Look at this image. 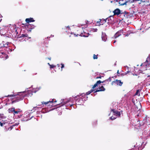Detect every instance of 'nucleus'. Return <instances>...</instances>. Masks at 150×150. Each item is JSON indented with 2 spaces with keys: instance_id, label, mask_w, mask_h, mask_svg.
I'll return each mask as SVG.
<instances>
[{
  "instance_id": "nucleus-1",
  "label": "nucleus",
  "mask_w": 150,
  "mask_h": 150,
  "mask_svg": "<svg viewBox=\"0 0 150 150\" xmlns=\"http://www.w3.org/2000/svg\"><path fill=\"white\" fill-rule=\"evenodd\" d=\"M40 89V87L39 88H36L35 89H33L32 91H31V90H26L25 91L18 92L17 93V94H13L12 95H8L7 96H5V97H13L17 95V97L15 99L12 101V103H13L23 100L24 98V97L25 96H31L33 95V93H35Z\"/></svg>"
},
{
  "instance_id": "nucleus-2",
  "label": "nucleus",
  "mask_w": 150,
  "mask_h": 150,
  "mask_svg": "<svg viewBox=\"0 0 150 150\" xmlns=\"http://www.w3.org/2000/svg\"><path fill=\"white\" fill-rule=\"evenodd\" d=\"M35 26L33 24H28L25 26V28L27 29V30L28 32H31L32 29H33Z\"/></svg>"
},
{
  "instance_id": "nucleus-3",
  "label": "nucleus",
  "mask_w": 150,
  "mask_h": 150,
  "mask_svg": "<svg viewBox=\"0 0 150 150\" xmlns=\"http://www.w3.org/2000/svg\"><path fill=\"white\" fill-rule=\"evenodd\" d=\"M144 65H146V66L147 67L149 66L150 65V55L147 58L146 61L143 64Z\"/></svg>"
},
{
  "instance_id": "nucleus-4",
  "label": "nucleus",
  "mask_w": 150,
  "mask_h": 150,
  "mask_svg": "<svg viewBox=\"0 0 150 150\" xmlns=\"http://www.w3.org/2000/svg\"><path fill=\"white\" fill-rule=\"evenodd\" d=\"M114 15H118L122 13L121 12L120 10L118 8H117L113 11Z\"/></svg>"
},
{
  "instance_id": "nucleus-5",
  "label": "nucleus",
  "mask_w": 150,
  "mask_h": 150,
  "mask_svg": "<svg viewBox=\"0 0 150 150\" xmlns=\"http://www.w3.org/2000/svg\"><path fill=\"white\" fill-rule=\"evenodd\" d=\"M122 31L123 30H121L117 31L114 35V38H116L118 37L120 35H122Z\"/></svg>"
},
{
  "instance_id": "nucleus-6",
  "label": "nucleus",
  "mask_w": 150,
  "mask_h": 150,
  "mask_svg": "<svg viewBox=\"0 0 150 150\" xmlns=\"http://www.w3.org/2000/svg\"><path fill=\"white\" fill-rule=\"evenodd\" d=\"M91 92L90 91H88L86 93V94H85L84 93H82L76 96H75V98H77L78 97H79L80 96H82V97H83L84 96H85V95H88L91 94Z\"/></svg>"
},
{
  "instance_id": "nucleus-7",
  "label": "nucleus",
  "mask_w": 150,
  "mask_h": 150,
  "mask_svg": "<svg viewBox=\"0 0 150 150\" xmlns=\"http://www.w3.org/2000/svg\"><path fill=\"white\" fill-rule=\"evenodd\" d=\"M114 17L112 16H110L108 17L106 19H108V23H111L114 21Z\"/></svg>"
},
{
  "instance_id": "nucleus-8",
  "label": "nucleus",
  "mask_w": 150,
  "mask_h": 150,
  "mask_svg": "<svg viewBox=\"0 0 150 150\" xmlns=\"http://www.w3.org/2000/svg\"><path fill=\"white\" fill-rule=\"evenodd\" d=\"M101 38L102 40L104 42H105L107 39L106 35L104 33L102 32Z\"/></svg>"
},
{
  "instance_id": "nucleus-9",
  "label": "nucleus",
  "mask_w": 150,
  "mask_h": 150,
  "mask_svg": "<svg viewBox=\"0 0 150 150\" xmlns=\"http://www.w3.org/2000/svg\"><path fill=\"white\" fill-rule=\"evenodd\" d=\"M26 22L29 23L34 22L35 21L34 20L33 18H27L25 20Z\"/></svg>"
},
{
  "instance_id": "nucleus-10",
  "label": "nucleus",
  "mask_w": 150,
  "mask_h": 150,
  "mask_svg": "<svg viewBox=\"0 0 150 150\" xmlns=\"http://www.w3.org/2000/svg\"><path fill=\"white\" fill-rule=\"evenodd\" d=\"M113 82H115L117 85H119L120 86H121L123 84V82H121V80L116 79L115 81Z\"/></svg>"
},
{
  "instance_id": "nucleus-11",
  "label": "nucleus",
  "mask_w": 150,
  "mask_h": 150,
  "mask_svg": "<svg viewBox=\"0 0 150 150\" xmlns=\"http://www.w3.org/2000/svg\"><path fill=\"white\" fill-rule=\"evenodd\" d=\"M90 34H89L88 33H86L84 32V34L83 33H82L80 34V35L81 37H87Z\"/></svg>"
},
{
  "instance_id": "nucleus-12",
  "label": "nucleus",
  "mask_w": 150,
  "mask_h": 150,
  "mask_svg": "<svg viewBox=\"0 0 150 150\" xmlns=\"http://www.w3.org/2000/svg\"><path fill=\"white\" fill-rule=\"evenodd\" d=\"M101 82V81L100 80L97 81L96 83L94 85L93 87H92V88L94 89V88L97 86L98 84H100Z\"/></svg>"
},
{
  "instance_id": "nucleus-13",
  "label": "nucleus",
  "mask_w": 150,
  "mask_h": 150,
  "mask_svg": "<svg viewBox=\"0 0 150 150\" xmlns=\"http://www.w3.org/2000/svg\"><path fill=\"white\" fill-rule=\"evenodd\" d=\"M24 118H22L21 119V121H27L30 120L33 117V116H32L30 118V119H26V118H25V116L24 115Z\"/></svg>"
},
{
  "instance_id": "nucleus-14",
  "label": "nucleus",
  "mask_w": 150,
  "mask_h": 150,
  "mask_svg": "<svg viewBox=\"0 0 150 150\" xmlns=\"http://www.w3.org/2000/svg\"><path fill=\"white\" fill-rule=\"evenodd\" d=\"M141 90L140 89H138L137 90L136 92L135 93L134 95L135 96H139L140 95V92Z\"/></svg>"
},
{
  "instance_id": "nucleus-15",
  "label": "nucleus",
  "mask_w": 150,
  "mask_h": 150,
  "mask_svg": "<svg viewBox=\"0 0 150 150\" xmlns=\"http://www.w3.org/2000/svg\"><path fill=\"white\" fill-rule=\"evenodd\" d=\"M28 35L26 34H22L21 35L19 36H18V38H25L27 37Z\"/></svg>"
},
{
  "instance_id": "nucleus-16",
  "label": "nucleus",
  "mask_w": 150,
  "mask_h": 150,
  "mask_svg": "<svg viewBox=\"0 0 150 150\" xmlns=\"http://www.w3.org/2000/svg\"><path fill=\"white\" fill-rule=\"evenodd\" d=\"M114 115H116L117 116H120V112L119 111L116 110L114 113Z\"/></svg>"
},
{
  "instance_id": "nucleus-17",
  "label": "nucleus",
  "mask_w": 150,
  "mask_h": 150,
  "mask_svg": "<svg viewBox=\"0 0 150 150\" xmlns=\"http://www.w3.org/2000/svg\"><path fill=\"white\" fill-rule=\"evenodd\" d=\"M15 109L14 108H9L8 110L9 112L10 113L12 112H14Z\"/></svg>"
},
{
  "instance_id": "nucleus-18",
  "label": "nucleus",
  "mask_w": 150,
  "mask_h": 150,
  "mask_svg": "<svg viewBox=\"0 0 150 150\" xmlns=\"http://www.w3.org/2000/svg\"><path fill=\"white\" fill-rule=\"evenodd\" d=\"M28 113H29L27 115H26L25 116V118L26 119H30V118H29V117H30V114L31 113H32V112H29L28 111Z\"/></svg>"
},
{
  "instance_id": "nucleus-19",
  "label": "nucleus",
  "mask_w": 150,
  "mask_h": 150,
  "mask_svg": "<svg viewBox=\"0 0 150 150\" xmlns=\"http://www.w3.org/2000/svg\"><path fill=\"white\" fill-rule=\"evenodd\" d=\"M102 90H98V89H96L95 91H94V92L93 93L95 94V96L96 95V93L97 92H99V91H101Z\"/></svg>"
},
{
  "instance_id": "nucleus-20",
  "label": "nucleus",
  "mask_w": 150,
  "mask_h": 150,
  "mask_svg": "<svg viewBox=\"0 0 150 150\" xmlns=\"http://www.w3.org/2000/svg\"><path fill=\"white\" fill-rule=\"evenodd\" d=\"M38 108V107H34L33 109V110H31V112H32V113H33V112H34L35 111V110H36V108ZM28 111H30V110H29Z\"/></svg>"
},
{
  "instance_id": "nucleus-21",
  "label": "nucleus",
  "mask_w": 150,
  "mask_h": 150,
  "mask_svg": "<svg viewBox=\"0 0 150 150\" xmlns=\"http://www.w3.org/2000/svg\"><path fill=\"white\" fill-rule=\"evenodd\" d=\"M5 45H6L7 46H5V45L4 44L3 45H2L1 44H0V47L1 48L3 47H7V46H8V44H7Z\"/></svg>"
},
{
  "instance_id": "nucleus-22",
  "label": "nucleus",
  "mask_w": 150,
  "mask_h": 150,
  "mask_svg": "<svg viewBox=\"0 0 150 150\" xmlns=\"http://www.w3.org/2000/svg\"><path fill=\"white\" fill-rule=\"evenodd\" d=\"M100 87L101 89H100V90H102V91H104L105 90V88H104V87L103 86H102Z\"/></svg>"
},
{
  "instance_id": "nucleus-23",
  "label": "nucleus",
  "mask_w": 150,
  "mask_h": 150,
  "mask_svg": "<svg viewBox=\"0 0 150 150\" xmlns=\"http://www.w3.org/2000/svg\"><path fill=\"white\" fill-rule=\"evenodd\" d=\"M98 30L97 29V28H92L91 29V31L93 32H96Z\"/></svg>"
},
{
  "instance_id": "nucleus-24",
  "label": "nucleus",
  "mask_w": 150,
  "mask_h": 150,
  "mask_svg": "<svg viewBox=\"0 0 150 150\" xmlns=\"http://www.w3.org/2000/svg\"><path fill=\"white\" fill-rule=\"evenodd\" d=\"M49 103V101H47V102H42V104H45V105H46L47 104Z\"/></svg>"
},
{
  "instance_id": "nucleus-25",
  "label": "nucleus",
  "mask_w": 150,
  "mask_h": 150,
  "mask_svg": "<svg viewBox=\"0 0 150 150\" xmlns=\"http://www.w3.org/2000/svg\"><path fill=\"white\" fill-rule=\"evenodd\" d=\"M49 102L50 103H52L53 102H56L57 101L55 100L54 101V99H52L51 100H50L49 101Z\"/></svg>"
},
{
  "instance_id": "nucleus-26",
  "label": "nucleus",
  "mask_w": 150,
  "mask_h": 150,
  "mask_svg": "<svg viewBox=\"0 0 150 150\" xmlns=\"http://www.w3.org/2000/svg\"><path fill=\"white\" fill-rule=\"evenodd\" d=\"M61 71H62V69L64 67V65L63 64V63H62L61 64Z\"/></svg>"
},
{
  "instance_id": "nucleus-27",
  "label": "nucleus",
  "mask_w": 150,
  "mask_h": 150,
  "mask_svg": "<svg viewBox=\"0 0 150 150\" xmlns=\"http://www.w3.org/2000/svg\"><path fill=\"white\" fill-rule=\"evenodd\" d=\"M97 58H98L97 56L94 54L93 55V59H97Z\"/></svg>"
},
{
  "instance_id": "nucleus-28",
  "label": "nucleus",
  "mask_w": 150,
  "mask_h": 150,
  "mask_svg": "<svg viewBox=\"0 0 150 150\" xmlns=\"http://www.w3.org/2000/svg\"><path fill=\"white\" fill-rule=\"evenodd\" d=\"M50 69H52V68H53L55 66H54V65H50Z\"/></svg>"
},
{
  "instance_id": "nucleus-29",
  "label": "nucleus",
  "mask_w": 150,
  "mask_h": 150,
  "mask_svg": "<svg viewBox=\"0 0 150 150\" xmlns=\"http://www.w3.org/2000/svg\"><path fill=\"white\" fill-rule=\"evenodd\" d=\"M116 118V117H114L113 116H112L110 117V119L112 120H115Z\"/></svg>"
},
{
  "instance_id": "nucleus-30",
  "label": "nucleus",
  "mask_w": 150,
  "mask_h": 150,
  "mask_svg": "<svg viewBox=\"0 0 150 150\" xmlns=\"http://www.w3.org/2000/svg\"><path fill=\"white\" fill-rule=\"evenodd\" d=\"M5 122H0V125L2 127L3 125L5 124Z\"/></svg>"
},
{
  "instance_id": "nucleus-31",
  "label": "nucleus",
  "mask_w": 150,
  "mask_h": 150,
  "mask_svg": "<svg viewBox=\"0 0 150 150\" xmlns=\"http://www.w3.org/2000/svg\"><path fill=\"white\" fill-rule=\"evenodd\" d=\"M127 3V1H126L123 3L122 4H120V6H123L125 5H126V4Z\"/></svg>"
},
{
  "instance_id": "nucleus-32",
  "label": "nucleus",
  "mask_w": 150,
  "mask_h": 150,
  "mask_svg": "<svg viewBox=\"0 0 150 150\" xmlns=\"http://www.w3.org/2000/svg\"><path fill=\"white\" fill-rule=\"evenodd\" d=\"M116 110L114 109H112L111 110V111L112 112L114 113Z\"/></svg>"
},
{
  "instance_id": "nucleus-33",
  "label": "nucleus",
  "mask_w": 150,
  "mask_h": 150,
  "mask_svg": "<svg viewBox=\"0 0 150 150\" xmlns=\"http://www.w3.org/2000/svg\"><path fill=\"white\" fill-rule=\"evenodd\" d=\"M95 91V90L94 89H93L92 88V89H91L90 91V92H91V93L92 92L94 91Z\"/></svg>"
},
{
  "instance_id": "nucleus-34",
  "label": "nucleus",
  "mask_w": 150,
  "mask_h": 150,
  "mask_svg": "<svg viewBox=\"0 0 150 150\" xmlns=\"http://www.w3.org/2000/svg\"><path fill=\"white\" fill-rule=\"evenodd\" d=\"M54 35H51V36H50V37H47V38H45V39H49V38H50V37H54Z\"/></svg>"
},
{
  "instance_id": "nucleus-35",
  "label": "nucleus",
  "mask_w": 150,
  "mask_h": 150,
  "mask_svg": "<svg viewBox=\"0 0 150 150\" xmlns=\"http://www.w3.org/2000/svg\"><path fill=\"white\" fill-rule=\"evenodd\" d=\"M81 99H82V101H83V100L85 101L86 100V99L85 98H80L79 99V100H81Z\"/></svg>"
},
{
  "instance_id": "nucleus-36",
  "label": "nucleus",
  "mask_w": 150,
  "mask_h": 150,
  "mask_svg": "<svg viewBox=\"0 0 150 150\" xmlns=\"http://www.w3.org/2000/svg\"><path fill=\"white\" fill-rule=\"evenodd\" d=\"M19 112V111H15V110H14V112L15 113V114H18V112Z\"/></svg>"
},
{
  "instance_id": "nucleus-37",
  "label": "nucleus",
  "mask_w": 150,
  "mask_h": 150,
  "mask_svg": "<svg viewBox=\"0 0 150 150\" xmlns=\"http://www.w3.org/2000/svg\"><path fill=\"white\" fill-rule=\"evenodd\" d=\"M19 124L18 123H16L15 124H14L13 125H12V126H17Z\"/></svg>"
},
{
  "instance_id": "nucleus-38",
  "label": "nucleus",
  "mask_w": 150,
  "mask_h": 150,
  "mask_svg": "<svg viewBox=\"0 0 150 150\" xmlns=\"http://www.w3.org/2000/svg\"><path fill=\"white\" fill-rule=\"evenodd\" d=\"M102 77H103V76H97L96 77V79H101L102 78Z\"/></svg>"
},
{
  "instance_id": "nucleus-39",
  "label": "nucleus",
  "mask_w": 150,
  "mask_h": 150,
  "mask_svg": "<svg viewBox=\"0 0 150 150\" xmlns=\"http://www.w3.org/2000/svg\"><path fill=\"white\" fill-rule=\"evenodd\" d=\"M142 0H133V1H142Z\"/></svg>"
},
{
  "instance_id": "nucleus-40",
  "label": "nucleus",
  "mask_w": 150,
  "mask_h": 150,
  "mask_svg": "<svg viewBox=\"0 0 150 150\" xmlns=\"http://www.w3.org/2000/svg\"><path fill=\"white\" fill-rule=\"evenodd\" d=\"M129 72H130V71H127L125 73V74H127Z\"/></svg>"
},
{
  "instance_id": "nucleus-41",
  "label": "nucleus",
  "mask_w": 150,
  "mask_h": 150,
  "mask_svg": "<svg viewBox=\"0 0 150 150\" xmlns=\"http://www.w3.org/2000/svg\"><path fill=\"white\" fill-rule=\"evenodd\" d=\"M4 115L3 114H0V116L1 117V118H3V115Z\"/></svg>"
},
{
  "instance_id": "nucleus-42",
  "label": "nucleus",
  "mask_w": 150,
  "mask_h": 150,
  "mask_svg": "<svg viewBox=\"0 0 150 150\" xmlns=\"http://www.w3.org/2000/svg\"><path fill=\"white\" fill-rule=\"evenodd\" d=\"M108 79V81H111V79L110 77Z\"/></svg>"
},
{
  "instance_id": "nucleus-43",
  "label": "nucleus",
  "mask_w": 150,
  "mask_h": 150,
  "mask_svg": "<svg viewBox=\"0 0 150 150\" xmlns=\"http://www.w3.org/2000/svg\"><path fill=\"white\" fill-rule=\"evenodd\" d=\"M107 20L108 21V19H106V18L105 19H103V21H104L105 23L106 22Z\"/></svg>"
},
{
  "instance_id": "nucleus-44",
  "label": "nucleus",
  "mask_w": 150,
  "mask_h": 150,
  "mask_svg": "<svg viewBox=\"0 0 150 150\" xmlns=\"http://www.w3.org/2000/svg\"><path fill=\"white\" fill-rule=\"evenodd\" d=\"M105 82H106L105 80H104V81H101V83H104Z\"/></svg>"
},
{
  "instance_id": "nucleus-45",
  "label": "nucleus",
  "mask_w": 150,
  "mask_h": 150,
  "mask_svg": "<svg viewBox=\"0 0 150 150\" xmlns=\"http://www.w3.org/2000/svg\"><path fill=\"white\" fill-rule=\"evenodd\" d=\"M21 116H22V115H18V117L19 118H20Z\"/></svg>"
},
{
  "instance_id": "nucleus-46",
  "label": "nucleus",
  "mask_w": 150,
  "mask_h": 150,
  "mask_svg": "<svg viewBox=\"0 0 150 150\" xmlns=\"http://www.w3.org/2000/svg\"><path fill=\"white\" fill-rule=\"evenodd\" d=\"M129 34H126V36H129Z\"/></svg>"
},
{
  "instance_id": "nucleus-47",
  "label": "nucleus",
  "mask_w": 150,
  "mask_h": 150,
  "mask_svg": "<svg viewBox=\"0 0 150 150\" xmlns=\"http://www.w3.org/2000/svg\"><path fill=\"white\" fill-rule=\"evenodd\" d=\"M6 59H7L8 58V55H7L6 57Z\"/></svg>"
},
{
  "instance_id": "nucleus-48",
  "label": "nucleus",
  "mask_w": 150,
  "mask_h": 150,
  "mask_svg": "<svg viewBox=\"0 0 150 150\" xmlns=\"http://www.w3.org/2000/svg\"><path fill=\"white\" fill-rule=\"evenodd\" d=\"M16 34H18V32L16 30Z\"/></svg>"
},
{
  "instance_id": "nucleus-49",
  "label": "nucleus",
  "mask_w": 150,
  "mask_h": 150,
  "mask_svg": "<svg viewBox=\"0 0 150 150\" xmlns=\"http://www.w3.org/2000/svg\"><path fill=\"white\" fill-rule=\"evenodd\" d=\"M105 81H108V79H107L105 80Z\"/></svg>"
},
{
  "instance_id": "nucleus-50",
  "label": "nucleus",
  "mask_w": 150,
  "mask_h": 150,
  "mask_svg": "<svg viewBox=\"0 0 150 150\" xmlns=\"http://www.w3.org/2000/svg\"><path fill=\"white\" fill-rule=\"evenodd\" d=\"M117 74H120V73H119V70H118V71H117Z\"/></svg>"
},
{
  "instance_id": "nucleus-51",
  "label": "nucleus",
  "mask_w": 150,
  "mask_h": 150,
  "mask_svg": "<svg viewBox=\"0 0 150 150\" xmlns=\"http://www.w3.org/2000/svg\"><path fill=\"white\" fill-rule=\"evenodd\" d=\"M123 13H125V14H126L127 13V12H126V11H125Z\"/></svg>"
},
{
  "instance_id": "nucleus-52",
  "label": "nucleus",
  "mask_w": 150,
  "mask_h": 150,
  "mask_svg": "<svg viewBox=\"0 0 150 150\" xmlns=\"http://www.w3.org/2000/svg\"><path fill=\"white\" fill-rule=\"evenodd\" d=\"M73 104H71V105H70V106H73Z\"/></svg>"
},
{
  "instance_id": "nucleus-53",
  "label": "nucleus",
  "mask_w": 150,
  "mask_h": 150,
  "mask_svg": "<svg viewBox=\"0 0 150 150\" xmlns=\"http://www.w3.org/2000/svg\"><path fill=\"white\" fill-rule=\"evenodd\" d=\"M57 66H58V67H60V65L59 64H57Z\"/></svg>"
},
{
  "instance_id": "nucleus-54",
  "label": "nucleus",
  "mask_w": 150,
  "mask_h": 150,
  "mask_svg": "<svg viewBox=\"0 0 150 150\" xmlns=\"http://www.w3.org/2000/svg\"><path fill=\"white\" fill-rule=\"evenodd\" d=\"M116 63H115L114 64V66H116Z\"/></svg>"
},
{
  "instance_id": "nucleus-55",
  "label": "nucleus",
  "mask_w": 150,
  "mask_h": 150,
  "mask_svg": "<svg viewBox=\"0 0 150 150\" xmlns=\"http://www.w3.org/2000/svg\"><path fill=\"white\" fill-rule=\"evenodd\" d=\"M48 59H49L50 60H51V58H48Z\"/></svg>"
},
{
  "instance_id": "nucleus-56",
  "label": "nucleus",
  "mask_w": 150,
  "mask_h": 150,
  "mask_svg": "<svg viewBox=\"0 0 150 150\" xmlns=\"http://www.w3.org/2000/svg\"><path fill=\"white\" fill-rule=\"evenodd\" d=\"M64 104H66V103H65V102H64Z\"/></svg>"
},
{
  "instance_id": "nucleus-57",
  "label": "nucleus",
  "mask_w": 150,
  "mask_h": 150,
  "mask_svg": "<svg viewBox=\"0 0 150 150\" xmlns=\"http://www.w3.org/2000/svg\"><path fill=\"white\" fill-rule=\"evenodd\" d=\"M116 42V40H115L114 41V42L113 43H115Z\"/></svg>"
},
{
  "instance_id": "nucleus-58",
  "label": "nucleus",
  "mask_w": 150,
  "mask_h": 150,
  "mask_svg": "<svg viewBox=\"0 0 150 150\" xmlns=\"http://www.w3.org/2000/svg\"><path fill=\"white\" fill-rule=\"evenodd\" d=\"M25 113H26V114H27V111L25 112Z\"/></svg>"
},
{
  "instance_id": "nucleus-59",
  "label": "nucleus",
  "mask_w": 150,
  "mask_h": 150,
  "mask_svg": "<svg viewBox=\"0 0 150 150\" xmlns=\"http://www.w3.org/2000/svg\"><path fill=\"white\" fill-rule=\"evenodd\" d=\"M125 67H127V69H128L129 68L127 66H126Z\"/></svg>"
},
{
  "instance_id": "nucleus-60",
  "label": "nucleus",
  "mask_w": 150,
  "mask_h": 150,
  "mask_svg": "<svg viewBox=\"0 0 150 150\" xmlns=\"http://www.w3.org/2000/svg\"><path fill=\"white\" fill-rule=\"evenodd\" d=\"M100 89H101L100 88V87H99V89H98V90H100Z\"/></svg>"
},
{
  "instance_id": "nucleus-61",
  "label": "nucleus",
  "mask_w": 150,
  "mask_h": 150,
  "mask_svg": "<svg viewBox=\"0 0 150 150\" xmlns=\"http://www.w3.org/2000/svg\"><path fill=\"white\" fill-rule=\"evenodd\" d=\"M119 5H120V4H121L120 2H119Z\"/></svg>"
},
{
  "instance_id": "nucleus-62",
  "label": "nucleus",
  "mask_w": 150,
  "mask_h": 150,
  "mask_svg": "<svg viewBox=\"0 0 150 150\" xmlns=\"http://www.w3.org/2000/svg\"><path fill=\"white\" fill-rule=\"evenodd\" d=\"M48 64L50 66V65L49 63H48Z\"/></svg>"
},
{
  "instance_id": "nucleus-63",
  "label": "nucleus",
  "mask_w": 150,
  "mask_h": 150,
  "mask_svg": "<svg viewBox=\"0 0 150 150\" xmlns=\"http://www.w3.org/2000/svg\"><path fill=\"white\" fill-rule=\"evenodd\" d=\"M1 54H4V52H1Z\"/></svg>"
},
{
  "instance_id": "nucleus-64",
  "label": "nucleus",
  "mask_w": 150,
  "mask_h": 150,
  "mask_svg": "<svg viewBox=\"0 0 150 150\" xmlns=\"http://www.w3.org/2000/svg\"><path fill=\"white\" fill-rule=\"evenodd\" d=\"M1 20H2V19H1L0 20V22H1Z\"/></svg>"
}]
</instances>
